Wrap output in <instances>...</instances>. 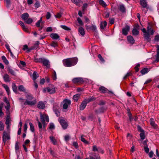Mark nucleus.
<instances>
[{
  "mask_svg": "<svg viewBox=\"0 0 159 159\" xmlns=\"http://www.w3.org/2000/svg\"><path fill=\"white\" fill-rule=\"evenodd\" d=\"M78 61V59L75 57L68 58L63 60V65L65 67H70L75 65Z\"/></svg>",
  "mask_w": 159,
  "mask_h": 159,
  "instance_id": "nucleus-1",
  "label": "nucleus"
},
{
  "mask_svg": "<svg viewBox=\"0 0 159 159\" xmlns=\"http://www.w3.org/2000/svg\"><path fill=\"white\" fill-rule=\"evenodd\" d=\"M40 118L42 123L43 124L45 123V121L49 122V119L48 116L45 114H43L40 112Z\"/></svg>",
  "mask_w": 159,
  "mask_h": 159,
  "instance_id": "nucleus-2",
  "label": "nucleus"
},
{
  "mask_svg": "<svg viewBox=\"0 0 159 159\" xmlns=\"http://www.w3.org/2000/svg\"><path fill=\"white\" fill-rule=\"evenodd\" d=\"M72 81L74 84H82L84 82L83 79L82 77L75 78L72 79Z\"/></svg>",
  "mask_w": 159,
  "mask_h": 159,
  "instance_id": "nucleus-3",
  "label": "nucleus"
},
{
  "mask_svg": "<svg viewBox=\"0 0 159 159\" xmlns=\"http://www.w3.org/2000/svg\"><path fill=\"white\" fill-rule=\"evenodd\" d=\"M59 120L60 124L61 125L62 128L65 129H66L68 126V124L67 122L63 119H59Z\"/></svg>",
  "mask_w": 159,
  "mask_h": 159,
  "instance_id": "nucleus-4",
  "label": "nucleus"
},
{
  "mask_svg": "<svg viewBox=\"0 0 159 159\" xmlns=\"http://www.w3.org/2000/svg\"><path fill=\"white\" fill-rule=\"evenodd\" d=\"M71 102L70 100L65 99L64 100L61 104H63V108L64 109H66L67 108L68 106L70 105Z\"/></svg>",
  "mask_w": 159,
  "mask_h": 159,
  "instance_id": "nucleus-5",
  "label": "nucleus"
},
{
  "mask_svg": "<svg viewBox=\"0 0 159 159\" xmlns=\"http://www.w3.org/2000/svg\"><path fill=\"white\" fill-rule=\"evenodd\" d=\"M99 90L102 93H108L113 94L112 91L109 90L107 88L104 86H101L99 88Z\"/></svg>",
  "mask_w": 159,
  "mask_h": 159,
  "instance_id": "nucleus-6",
  "label": "nucleus"
},
{
  "mask_svg": "<svg viewBox=\"0 0 159 159\" xmlns=\"http://www.w3.org/2000/svg\"><path fill=\"white\" fill-rule=\"evenodd\" d=\"M2 139L3 141L5 144L7 140L10 139L9 134L5 131H4L3 133Z\"/></svg>",
  "mask_w": 159,
  "mask_h": 159,
  "instance_id": "nucleus-7",
  "label": "nucleus"
},
{
  "mask_svg": "<svg viewBox=\"0 0 159 159\" xmlns=\"http://www.w3.org/2000/svg\"><path fill=\"white\" fill-rule=\"evenodd\" d=\"M107 109V108L106 107L102 106L99 108L98 109L95 110V112L96 114L103 113L106 111Z\"/></svg>",
  "mask_w": 159,
  "mask_h": 159,
  "instance_id": "nucleus-8",
  "label": "nucleus"
},
{
  "mask_svg": "<svg viewBox=\"0 0 159 159\" xmlns=\"http://www.w3.org/2000/svg\"><path fill=\"white\" fill-rule=\"evenodd\" d=\"M130 29V28L129 26L128 25H126L125 28H123L122 30V34L124 35H127Z\"/></svg>",
  "mask_w": 159,
  "mask_h": 159,
  "instance_id": "nucleus-9",
  "label": "nucleus"
},
{
  "mask_svg": "<svg viewBox=\"0 0 159 159\" xmlns=\"http://www.w3.org/2000/svg\"><path fill=\"white\" fill-rule=\"evenodd\" d=\"M85 27L86 30H91L93 32H97V27L95 25H92L91 26L86 25Z\"/></svg>",
  "mask_w": 159,
  "mask_h": 159,
  "instance_id": "nucleus-10",
  "label": "nucleus"
},
{
  "mask_svg": "<svg viewBox=\"0 0 159 159\" xmlns=\"http://www.w3.org/2000/svg\"><path fill=\"white\" fill-rule=\"evenodd\" d=\"M143 35L145 40L146 41L150 43L151 40L150 38V33H147L146 34H144Z\"/></svg>",
  "mask_w": 159,
  "mask_h": 159,
  "instance_id": "nucleus-11",
  "label": "nucleus"
},
{
  "mask_svg": "<svg viewBox=\"0 0 159 159\" xmlns=\"http://www.w3.org/2000/svg\"><path fill=\"white\" fill-rule=\"evenodd\" d=\"M140 4L143 8H147L148 7V4L146 0H140Z\"/></svg>",
  "mask_w": 159,
  "mask_h": 159,
  "instance_id": "nucleus-12",
  "label": "nucleus"
},
{
  "mask_svg": "<svg viewBox=\"0 0 159 159\" xmlns=\"http://www.w3.org/2000/svg\"><path fill=\"white\" fill-rule=\"evenodd\" d=\"M50 37L53 40L60 39V36L57 33L51 34Z\"/></svg>",
  "mask_w": 159,
  "mask_h": 159,
  "instance_id": "nucleus-13",
  "label": "nucleus"
},
{
  "mask_svg": "<svg viewBox=\"0 0 159 159\" xmlns=\"http://www.w3.org/2000/svg\"><path fill=\"white\" fill-rule=\"evenodd\" d=\"M127 39L129 43L132 44L134 43L135 40L133 37L131 35H129L127 37Z\"/></svg>",
  "mask_w": 159,
  "mask_h": 159,
  "instance_id": "nucleus-14",
  "label": "nucleus"
},
{
  "mask_svg": "<svg viewBox=\"0 0 159 159\" xmlns=\"http://www.w3.org/2000/svg\"><path fill=\"white\" fill-rule=\"evenodd\" d=\"M87 104L84 100L80 105V110H83L85 108Z\"/></svg>",
  "mask_w": 159,
  "mask_h": 159,
  "instance_id": "nucleus-15",
  "label": "nucleus"
},
{
  "mask_svg": "<svg viewBox=\"0 0 159 159\" xmlns=\"http://www.w3.org/2000/svg\"><path fill=\"white\" fill-rule=\"evenodd\" d=\"M118 8L120 11L122 13H125L126 12V8L123 4L120 5Z\"/></svg>",
  "mask_w": 159,
  "mask_h": 159,
  "instance_id": "nucleus-16",
  "label": "nucleus"
},
{
  "mask_svg": "<svg viewBox=\"0 0 159 159\" xmlns=\"http://www.w3.org/2000/svg\"><path fill=\"white\" fill-rule=\"evenodd\" d=\"M36 103L34 101H29L28 100H26L25 102L24 103V105H34Z\"/></svg>",
  "mask_w": 159,
  "mask_h": 159,
  "instance_id": "nucleus-17",
  "label": "nucleus"
},
{
  "mask_svg": "<svg viewBox=\"0 0 159 159\" xmlns=\"http://www.w3.org/2000/svg\"><path fill=\"white\" fill-rule=\"evenodd\" d=\"M29 15L27 13H25L22 14L21 16L22 19L25 21L29 18Z\"/></svg>",
  "mask_w": 159,
  "mask_h": 159,
  "instance_id": "nucleus-18",
  "label": "nucleus"
},
{
  "mask_svg": "<svg viewBox=\"0 0 159 159\" xmlns=\"http://www.w3.org/2000/svg\"><path fill=\"white\" fill-rule=\"evenodd\" d=\"M95 99L96 98L93 97V96H92L90 97V98L85 99L84 100L87 104L88 103H89V102H92L95 100Z\"/></svg>",
  "mask_w": 159,
  "mask_h": 159,
  "instance_id": "nucleus-19",
  "label": "nucleus"
},
{
  "mask_svg": "<svg viewBox=\"0 0 159 159\" xmlns=\"http://www.w3.org/2000/svg\"><path fill=\"white\" fill-rule=\"evenodd\" d=\"M78 31L82 36H84L85 34V31L84 29L82 27H80L78 30Z\"/></svg>",
  "mask_w": 159,
  "mask_h": 159,
  "instance_id": "nucleus-20",
  "label": "nucleus"
},
{
  "mask_svg": "<svg viewBox=\"0 0 159 159\" xmlns=\"http://www.w3.org/2000/svg\"><path fill=\"white\" fill-rule=\"evenodd\" d=\"M38 107L40 109H43L45 107V104L42 102H39L38 104Z\"/></svg>",
  "mask_w": 159,
  "mask_h": 159,
  "instance_id": "nucleus-21",
  "label": "nucleus"
},
{
  "mask_svg": "<svg viewBox=\"0 0 159 159\" xmlns=\"http://www.w3.org/2000/svg\"><path fill=\"white\" fill-rule=\"evenodd\" d=\"M107 23L106 21L102 22L100 24V27L101 29H104L106 27Z\"/></svg>",
  "mask_w": 159,
  "mask_h": 159,
  "instance_id": "nucleus-22",
  "label": "nucleus"
},
{
  "mask_svg": "<svg viewBox=\"0 0 159 159\" xmlns=\"http://www.w3.org/2000/svg\"><path fill=\"white\" fill-rule=\"evenodd\" d=\"M4 80L6 82H9L10 81V78L9 75L7 74H6L3 76Z\"/></svg>",
  "mask_w": 159,
  "mask_h": 159,
  "instance_id": "nucleus-23",
  "label": "nucleus"
},
{
  "mask_svg": "<svg viewBox=\"0 0 159 159\" xmlns=\"http://www.w3.org/2000/svg\"><path fill=\"white\" fill-rule=\"evenodd\" d=\"M148 69L147 68H145L141 70L140 72L142 75H143L148 73Z\"/></svg>",
  "mask_w": 159,
  "mask_h": 159,
  "instance_id": "nucleus-24",
  "label": "nucleus"
},
{
  "mask_svg": "<svg viewBox=\"0 0 159 159\" xmlns=\"http://www.w3.org/2000/svg\"><path fill=\"white\" fill-rule=\"evenodd\" d=\"M2 86L5 89L7 94L9 95L10 93V90L8 86L4 84H2Z\"/></svg>",
  "mask_w": 159,
  "mask_h": 159,
  "instance_id": "nucleus-25",
  "label": "nucleus"
},
{
  "mask_svg": "<svg viewBox=\"0 0 159 159\" xmlns=\"http://www.w3.org/2000/svg\"><path fill=\"white\" fill-rule=\"evenodd\" d=\"M50 140L54 145H56L57 144V140L53 136H50Z\"/></svg>",
  "mask_w": 159,
  "mask_h": 159,
  "instance_id": "nucleus-26",
  "label": "nucleus"
},
{
  "mask_svg": "<svg viewBox=\"0 0 159 159\" xmlns=\"http://www.w3.org/2000/svg\"><path fill=\"white\" fill-rule=\"evenodd\" d=\"M132 32L133 35L134 36L138 35L139 33V31L135 28H134L132 30Z\"/></svg>",
  "mask_w": 159,
  "mask_h": 159,
  "instance_id": "nucleus-27",
  "label": "nucleus"
},
{
  "mask_svg": "<svg viewBox=\"0 0 159 159\" xmlns=\"http://www.w3.org/2000/svg\"><path fill=\"white\" fill-rule=\"evenodd\" d=\"M56 92V90L54 86L52 84H50V94H53Z\"/></svg>",
  "mask_w": 159,
  "mask_h": 159,
  "instance_id": "nucleus-28",
  "label": "nucleus"
},
{
  "mask_svg": "<svg viewBox=\"0 0 159 159\" xmlns=\"http://www.w3.org/2000/svg\"><path fill=\"white\" fill-rule=\"evenodd\" d=\"M7 69L8 73H10L13 75H15V72L14 70L11 69L10 67H8Z\"/></svg>",
  "mask_w": 159,
  "mask_h": 159,
  "instance_id": "nucleus-29",
  "label": "nucleus"
},
{
  "mask_svg": "<svg viewBox=\"0 0 159 159\" xmlns=\"http://www.w3.org/2000/svg\"><path fill=\"white\" fill-rule=\"evenodd\" d=\"M80 96V94H77L74 95L73 99H74L75 102H77Z\"/></svg>",
  "mask_w": 159,
  "mask_h": 159,
  "instance_id": "nucleus-30",
  "label": "nucleus"
},
{
  "mask_svg": "<svg viewBox=\"0 0 159 159\" xmlns=\"http://www.w3.org/2000/svg\"><path fill=\"white\" fill-rule=\"evenodd\" d=\"M53 111L56 110H59V107L58 105V104L57 103H54L53 104Z\"/></svg>",
  "mask_w": 159,
  "mask_h": 159,
  "instance_id": "nucleus-31",
  "label": "nucleus"
},
{
  "mask_svg": "<svg viewBox=\"0 0 159 159\" xmlns=\"http://www.w3.org/2000/svg\"><path fill=\"white\" fill-rule=\"evenodd\" d=\"M52 78L53 80H56L57 79V74L56 71L53 70V72H52Z\"/></svg>",
  "mask_w": 159,
  "mask_h": 159,
  "instance_id": "nucleus-32",
  "label": "nucleus"
},
{
  "mask_svg": "<svg viewBox=\"0 0 159 159\" xmlns=\"http://www.w3.org/2000/svg\"><path fill=\"white\" fill-rule=\"evenodd\" d=\"M39 76L38 74H37L36 71H34L33 74V79L34 81H35L36 79L39 77Z\"/></svg>",
  "mask_w": 159,
  "mask_h": 159,
  "instance_id": "nucleus-33",
  "label": "nucleus"
},
{
  "mask_svg": "<svg viewBox=\"0 0 159 159\" xmlns=\"http://www.w3.org/2000/svg\"><path fill=\"white\" fill-rule=\"evenodd\" d=\"M12 89L13 91L16 93H17L18 92L17 90V88L16 85L14 83H13L12 84Z\"/></svg>",
  "mask_w": 159,
  "mask_h": 159,
  "instance_id": "nucleus-34",
  "label": "nucleus"
},
{
  "mask_svg": "<svg viewBox=\"0 0 159 159\" xmlns=\"http://www.w3.org/2000/svg\"><path fill=\"white\" fill-rule=\"evenodd\" d=\"M49 62V61L48 60L43 58V61H42L41 63H43L44 66H47L48 65Z\"/></svg>",
  "mask_w": 159,
  "mask_h": 159,
  "instance_id": "nucleus-35",
  "label": "nucleus"
},
{
  "mask_svg": "<svg viewBox=\"0 0 159 159\" xmlns=\"http://www.w3.org/2000/svg\"><path fill=\"white\" fill-rule=\"evenodd\" d=\"M50 46L54 48L57 47L58 46V43L56 41H52L51 43H50Z\"/></svg>",
  "mask_w": 159,
  "mask_h": 159,
  "instance_id": "nucleus-36",
  "label": "nucleus"
},
{
  "mask_svg": "<svg viewBox=\"0 0 159 159\" xmlns=\"http://www.w3.org/2000/svg\"><path fill=\"white\" fill-rule=\"evenodd\" d=\"M2 59L3 60V62L6 64L8 65L9 64V62L8 60L6 59L5 57L4 56H3L2 57Z\"/></svg>",
  "mask_w": 159,
  "mask_h": 159,
  "instance_id": "nucleus-37",
  "label": "nucleus"
},
{
  "mask_svg": "<svg viewBox=\"0 0 159 159\" xmlns=\"http://www.w3.org/2000/svg\"><path fill=\"white\" fill-rule=\"evenodd\" d=\"M153 120V118L151 119L150 124L151 126H153L154 128H156L157 126V125L155 124Z\"/></svg>",
  "mask_w": 159,
  "mask_h": 159,
  "instance_id": "nucleus-38",
  "label": "nucleus"
},
{
  "mask_svg": "<svg viewBox=\"0 0 159 159\" xmlns=\"http://www.w3.org/2000/svg\"><path fill=\"white\" fill-rule=\"evenodd\" d=\"M60 27L66 30L70 31L71 30L70 28L65 25H61Z\"/></svg>",
  "mask_w": 159,
  "mask_h": 159,
  "instance_id": "nucleus-39",
  "label": "nucleus"
},
{
  "mask_svg": "<svg viewBox=\"0 0 159 159\" xmlns=\"http://www.w3.org/2000/svg\"><path fill=\"white\" fill-rule=\"evenodd\" d=\"M18 90L21 91L23 92H25V89L24 86L22 85H20L18 87Z\"/></svg>",
  "mask_w": 159,
  "mask_h": 159,
  "instance_id": "nucleus-40",
  "label": "nucleus"
},
{
  "mask_svg": "<svg viewBox=\"0 0 159 159\" xmlns=\"http://www.w3.org/2000/svg\"><path fill=\"white\" fill-rule=\"evenodd\" d=\"M99 3L102 6L105 7L107 5L106 3L103 0H99Z\"/></svg>",
  "mask_w": 159,
  "mask_h": 159,
  "instance_id": "nucleus-41",
  "label": "nucleus"
},
{
  "mask_svg": "<svg viewBox=\"0 0 159 159\" xmlns=\"http://www.w3.org/2000/svg\"><path fill=\"white\" fill-rule=\"evenodd\" d=\"M18 144H19V142L18 141H16L15 143V149L16 152V153L19 149V147Z\"/></svg>",
  "mask_w": 159,
  "mask_h": 159,
  "instance_id": "nucleus-42",
  "label": "nucleus"
},
{
  "mask_svg": "<svg viewBox=\"0 0 159 159\" xmlns=\"http://www.w3.org/2000/svg\"><path fill=\"white\" fill-rule=\"evenodd\" d=\"M26 98L29 100H32L33 98L32 95L30 94H28L26 95Z\"/></svg>",
  "mask_w": 159,
  "mask_h": 159,
  "instance_id": "nucleus-43",
  "label": "nucleus"
},
{
  "mask_svg": "<svg viewBox=\"0 0 159 159\" xmlns=\"http://www.w3.org/2000/svg\"><path fill=\"white\" fill-rule=\"evenodd\" d=\"M137 128L139 132H144V130L142 128V127L139 125L137 126Z\"/></svg>",
  "mask_w": 159,
  "mask_h": 159,
  "instance_id": "nucleus-44",
  "label": "nucleus"
},
{
  "mask_svg": "<svg viewBox=\"0 0 159 159\" xmlns=\"http://www.w3.org/2000/svg\"><path fill=\"white\" fill-rule=\"evenodd\" d=\"M29 125L31 131L33 132H34V129L33 125L31 122L29 123Z\"/></svg>",
  "mask_w": 159,
  "mask_h": 159,
  "instance_id": "nucleus-45",
  "label": "nucleus"
},
{
  "mask_svg": "<svg viewBox=\"0 0 159 159\" xmlns=\"http://www.w3.org/2000/svg\"><path fill=\"white\" fill-rule=\"evenodd\" d=\"M33 20L31 18H29L26 21H25L26 23L28 24H31Z\"/></svg>",
  "mask_w": 159,
  "mask_h": 159,
  "instance_id": "nucleus-46",
  "label": "nucleus"
},
{
  "mask_svg": "<svg viewBox=\"0 0 159 159\" xmlns=\"http://www.w3.org/2000/svg\"><path fill=\"white\" fill-rule=\"evenodd\" d=\"M90 159H100V157L98 155H94L93 156H90Z\"/></svg>",
  "mask_w": 159,
  "mask_h": 159,
  "instance_id": "nucleus-47",
  "label": "nucleus"
},
{
  "mask_svg": "<svg viewBox=\"0 0 159 159\" xmlns=\"http://www.w3.org/2000/svg\"><path fill=\"white\" fill-rule=\"evenodd\" d=\"M140 137L142 140H143L145 138V131L144 132H141L139 134Z\"/></svg>",
  "mask_w": 159,
  "mask_h": 159,
  "instance_id": "nucleus-48",
  "label": "nucleus"
},
{
  "mask_svg": "<svg viewBox=\"0 0 159 159\" xmlns=\"http://www.w3.org/2000/svg\"><path fill=\"white\" fill-rule=\"evenodd\" d=\"M42 21V17H41L40 19L38 20L36 23V26L39 27H40V23H41V21Z\"/></svg>",
  "mask_w": 159,
  "mask_h": 159,
  "instance_id": "nucleus-49",
  "label": "nucleus"
},
{
  "mask_svg": "<svg viewBox=\"0 0 159 159\" xmlns=\"http://www.w3.org/2000/svg\"><path fill=\"white\" fill-rule=\"evenodd\" d=\"M81 140L82 142H84L85 144H89V142L86 140L84 138H83L82 136L81 137Z\"/></svg>",
  "mask_w": 159,
  "mask_h": 159,
  "instance_id": "nucleus-50",
  "label": "nucleus"
},
{
  "mask_svg": "<svg viewBox=\"0 0 159 159\" xmlns=\"http://www.w3.org/2000/svg\"><path fill=\"white\" fill-rule=\"evenodd\" d=\"M39 43V42H36V43L34 44V45L32 46L33 48L34 49H37L38 47Z\"/></svg>",
  "mask_w": 159,
  "mask_h": 159,
  "instance_id": "nucleus-51",
  "label": "nucleus"
},
{
  "mask_svg": "<svg viewBox=\"0 0 159 159\" xmlns=\"http://www.w3.org/2000/svg\"><path fill=\"white\" fill-rule=\"evenodd\" d=\"M77 21L80 24V25H83L82 20L80 17L77 18Z\"/></svg>",
  "mask_w": 159,
  "mask_h": 159,
  "instance_id": "nucleus-52",
  "label": "nucleus"
},
{
  "mask_svg": "<svg viewBox=\"0 0 159 159\" xmlns=\"http://www.w3.org/2000/svg\"><path fill=\"white\" fill-rule=\"evenodd\" d=\"M97 152L98 153H101L102 154H103L104 153V151L100 147H98V150Z\"/></svg>",
  "mask_w": 159,
  "mask_h": 159,
  "instance_id": "nucleus-53",
  "label": "nucleus"
},
{
  "mask_svg": "<svg viewBox=\"0 0 159 159\" xmlns=\"http://www.w3.org/2000/svg\"><path fill=\"white\" fill-rule=\"evenodd\" d=\"M53 111L54 112L57 116L58 117L60 116V112L58 110H56Z\"/></svg>",
  "mask_w": 159,
  "mask_h": 159,
  "instance_id": "nucleus-54",
  "label": "nucleus"
},
{
  "mask_svg": "<svg viewBox=\"0 0 159 159\" xmlns=\"http://www.w3.org/2000/svg\"><path fill=\"white\" fill-rule=\"evenodd\" d=\"M43 58H35L34 59L35 61L37 62H42L43 61Z\"/></svg>",
  "mask_w": 159,
  "mask_h": 159,
  "instance_id": "nucleus-55",
  "label": "nucleus"
},
{
  "mask_svg": "<svg viewBox=\"0 0 159 159\" xmlns=\"http://www.w3.org/2000/svg\"><path fill=\"white\" fill-rule=\"evenodd\" d=\"M98 57L100 59V60L102 62H104L105 60L102 57L100 54H99L98 55Z\"/></svg>",
  "mask_w": 159,
  "mask_h": 159,
  "instance_id": "nucleus-56",
  "label": "nucleus"
},
{
  "mask_svg": "<svg viewBox=\"0 0 159 159\" xmlns=\"http://www.w3.org/2000/svg\"><path fill=\"white\" fill-rule=\"evenodd\" d=\"M61 13L59 12L57 13L56 15H55V16L56 18H59L61 16Z\"/></svg>",
  "mask_w": 159,
  "mask_h": 159,
  "instance_id": "nucleus-57",
  "label": "nucleus"
},
{
  "mask_svg": "<svg viewBox=\"0 0 159 159\" xmlns=\"http://www.w3.org/2000/svg\"><path fill=\"white\" fill-rule=\"evenodd\" d=\"M72 2L76 4V5L79 6V0H71Z\"/></svg>",
  "mask_w": 159,
  "mask_h": 159,
  "instance_id": "nucleus-58",
  "label": "nucleus"
},
{
  "mask_svg": "<svg viewBox=\"0 0 159 159\" xmlns=\"http://www.w3.org/2000/svg\"><path fill=\"white\" fill-rule=\"evenodd\" d=\"M144 149L145 152L147 153H148L149 152V149L148 148V146L144 147Z\"/></svg>",
  "mask_w": 159,
  "mask_h": 159,
  "instance_id": "nucleus-59",
  "label": "nucleus"
},
{
  "mask_svg": "<svg viewBox=\"0 0 159 159\" xmlns=\"http://www.w3.org/2000/svg\"><path fill=\"white\" fill-rule=\"evenodd\" d=\"M92 150L93 152H97L98 150V148H97V146L96 145H94L93 146Z\"/></svg>",
  "mask_w": 159,
  "mask_h": 159,
  "instance_id": "nucleus-60",
  "label": "nucleus"
},
{
  "mask_svg": "<svg viewBox=\"0 0 159 159\" xmlns=\"http://www.w3.org/2000/svg\"><path fill=\"white\" fill-rule=\"evenodd\" d=\"M4 129V125L3 123L0 121V131Z\"/></svg>",
  "mask_w": 159,
  "mask_h": 159,
  "instance_id": "nucleus-61",
  "label": "nucleus"
},
{
  "mask_svg": "<svg viewBox=\"0 0 159 159\" xmlns=\"http://www.w3.org/2000/svg\"><path fill=\"white\" fill-rule=\"evenodd\" d=\"M114 19L113 18H110L109 19V22L111 25L113 24L114 23Z\"/></svg>",
  "mask_w": 159,
  "mask_h": 159,
  "instance_id": "nucleus-62",
  "label": "nucleus"
},
{
  "mask_svg": "<svg viewBox=\"0 0 159 159\" xmlns=\"http://www.w3.org/2000/svg\"><path fill=\"white\" fill-rule=\"evenodd\" d=\"M73 145L75 148H78V144L77 142H73Z\"/></svg>",
  "mask_w": 159,
  "mask_h": 159,
  "instance_id": "nucleus-63",
  "label": "nucleus"
},
{
  "mask_svg": "<svg viewBox=\"0 0 159 159\" xmlns=\"http://www.w3.org/2000/svg\"><path fill=\"white\" fill-rule=\"evenodd\" d=\"M154 40L157 42L159 41V35L157 34L154 37Z\"/></svg>",
  "mask_w": 159,
  "mask_h": 159,
  "instance_id": "nucleus-64",
  "label": "nucleus"
}]
</instances>
